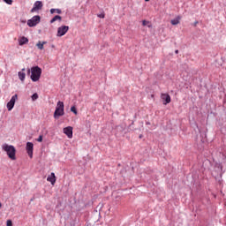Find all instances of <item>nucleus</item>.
<instances>
[{
	"label": "nucleus",
	"instance_id": "f257e3e1",
	"mask_svg": "<svg viewBox=\"0 0 226 226\" xmlns=\"http://www.w3.org/2000/svg\"><path fill=\"white\" fill-rule=\"evenodd\" d=\"M2 149L7 153L10 160L15 161L17 160V149L12 145L4 144L2 146Z\"/></svg>",
	"mask_w": 226,
	"mask_h": 226
},
{
	"label": "nucleus",
	"instance_id": "f03ea898",
	"mask_svg": "<svg viewBox=\"0 0 226 226\" xmlns=\"http://www.w3.org/2000/svg\"><path fill=\"white\" fill-rule=\"evenodd\" d=\"M61 116H64V102L59 101L56 103V107L54 112V118L55 119H59Z\"/></svg>",
	"mask_w": 226,
	"mask_h": 226
},
{
	"label": "nucleus",
	"instance_id": "7ed1b4c3",
	"mask_svg": "<svg viewBox=\"0 0 226 226\" xmlns=\"http://www.w3.org/2000/svg\"><path fill=\"white\" fill-rule=\"evenodd\" d=\"M40 77H41V68L39 66L32 67L30 78L33 82H38V80H40Z\"/></svg>",
	"mask_w": 226,
	"mask_h": 226
},
{
	"label": "nucleus",
	"instance_id": "20e7f679",
	"mask_svg": "<svg viewBox=\"0 0 226 226\" xmlns=\"http://www.w3.org/2000/svg\"><path fill=\"white\" fill-rule=\"evenodd\" d=\"M40 16H34L31 19L27 20V26L29 27H34V26H38V24H40Z\"/></svg>",
	"mask_w": 226,
	"mask_h": 226
},
{
	"label": "nucleus",
	"instance_id": "39448f33",
	"mask_svg": "<svg viewBox=\"0 0 226 226\" xmlns=\"http://www.w3.org/2000/svg\"><path fill=\"white\" fill-rule=\"evenodd\" d=\"M69 29H70V26H62L58 27L56 36L58 37L64 36V34L68 33Z\"/></svg>",
	"mask_w": 226,
	"mask_h": 226
},
{
	"label": "nucleus",
	"instance_id": "423d86ee",
	"mask_svg": "<svg viewBox=\"0 0 226 226\" xmlns=\"http://www.w3.org/2000/svg\"><path fill=\"white\" fill-rule=\"evenodd\" d=\"M17 100H19V95L14 94L7 103V109L9 111L13 109V107H15V102H17Z\"/></svg>",
	"mask_w": 226,
	"mask_h": 226
},
{
	"label": "nucleus",
	"instance_id": "0eeeda50",
	"mask_svg": "<svg viewBox=\"0 0 226 226\" xmlns=\"http://www.w3.org/2000/svg\"><path fill=\"white\" fill-rule=\"evenodd\" d=\"M43 8V3L41 1H36L34 4V7L31 9V13H34V11H38V10H41Z\"/></svg>",
	"mask_w": 226,
	"mask_h": 226
},
{
	"label": "nucleus",
	"instance_id": "6e6552de",
	"mask_svg": "<svg viewBox=\"0 0 226 226\" xmlns=\"http://www.w3.org/2000/svg\"><path fill=\"white\" fill-rule=\"evenodd\" d=\"M64 133L68 137V139H73V127L68 126L64 128Z\"/></svg>",
	"mask_w": 226,
	"mask_h": 226
},
{
	"label": "nucleus",
	"instance_id": "1a4fd4ad",
	"mask_svg": "<svg viewBox=\"0 0 226 226\" xmlns=\"http://www.w3.org/2000/svg\"><path fill=\"white\" fill-rule=\"evenodd\" d=\"M34 147V145L31 142H27L26 143V152H27V154L30 158H33V149Z\"/></svg>",
	"mask_w": 226,
	"mask_h": 226
},
{
	"label": "nucleus",
	"instance_id": "9d476101",
	"mask_svg": "<svg viewBox=\"0 0 226 226\" xmlns=\"http://www.w3.org/2000/svg\"><path fill=\"white\" fill-rule=\"evenodd\" d=\"M161 98L164 102L163 105H167L168 103H170V95L169 94H162Z\"/></svg>",
	"mask_w": 226,
	"mask_h": 226
},
{
	"label": "nucleus",
	"instance_id": "9b49d317",
	"mask_svg": "<svg viewBox=\"0 0 226 226\" xmlns=\"http://www.w3.org/2000/svg\"><path fill=\"white\" fill-rule=\"evenodd\" d=\"M47 181L49 183H51V185L54 186L56 185V174L52 172L47 178Z\"/></svg>",
	"mask_w": 226,
	"mask_h": 226
},
{
	"label": "nucleus",
	"instance_id": "f8f14e48",
	"mask_svg": "<svg viewBox=\"0 0 226 226\" xmlns=\"http://www.w3.org/2000/svg\"><path fill=\"white\" fill-rule=\"evenodd\" d=\"M19 43L20 46L26 45V43H29V39H27L25 36H22L21 38L19 39Z\"/></svg>",
	"mask_w": 226,
	"mask_h": 226
},
{
	"label": "nucleus",
	"instance_id": "ddd939ff",
	"mask_svg": "<svg viewBox=\"0 0 226 226\" xmlns=\"http://www.w3.org/2000/svg\"><path fill=\"white\" fill-rule=\"evenodd\" d=\"M44 45H47V41H39L36 43V47H37V49H39V50H43V46H44Z\"/></svg>",
	"mask_w": 226,
	"mask_h": 226
},
{
	"label": "nucleus",
	"instance_id": "4468645a",
	"mask_svg": "<svg viewBox=\"0 0 226 226\" xmlns=\"http://www.w3.org/2000/svg\"><path fill=\"white\" fill-rule=\"evenodd\" d=\"M170 22H171L172 26H177V24H179V22H181L180 16H177L176 19H171Z\"/></svg>",
	"mask_w": 226,
	"mask_h": 226
},
{
	"label": "nucleus",
	"instance_id": "2eb2a0df",
	"mask_svg": "<svg viewBox=\"0 0 226 226\" xmlns=\"http://www.w3.org/2000/svg\"><path fill=\"white\" fill-rule=\"evenodd\" d=\"M19 79L21 80V82H24L26 80V72H18Z\"/></svg>",
	"mask_w": 226,
	"mask_h": 226
},
{
	"label": "nucleus",
	"instance_id": "dca6fc26",
	"mask_svg": "<svg viewBox=\"0 0 226 226\" xmlns=\"http://www.w3.org/2000/svg\"><path fill=\"white\" fill-rule=\"evenodd\" d=\"M56 20H59V22H61V20H63V18L59 15H56L50 20V24H54V22H56Z\"/></svg>",
	"mask_w": 226,
	"mask_h": 226
},
{
	"label": "nucleus",
	"instance_id": "f3484780",
	"mask_svg": "<svg viewBox=\"0 0 226 226\" xmlns=\"http://www.w3.org/2000/svg\"><path fill=\"white\" fill-rule=\"evenodd\" d=\"M50 13H58L60 15V13H62V11L61 9H51Z\"/></svg>",
	"mask_w": 226,
	"mask_h": 226
},
{
	"label": "nucleus",
	"instance_id": "a211bd4d",
	"mask_svg": "<svg viewBox=\"0 0 226 226\" xmlns=\"http://www.w3.org/2000/svg\"><path fill=\"white\" fill-rule=\"evenodd\" d=\"M149 24V21H147V20H146V19H144L143 21H142V26H147V27H152V26L151 25H148Z\"/></svg>",
	"mask_w": 226,
	"mask_h": 226
},
{
	"label": "nucleus",
	"instance_id": "6ab92c4d",
	"mask_svg": "<svg viewBox=\"0 0 226 226\" xmlns=\"http://www.w3.org/2000/svg\"><path fill=\"white\" fill-rule=\"evenodd\" d=\"M71 111L73 112V114H75V116H77L78 114V111H77V108L75 106H72L71 108Z\"/></svg>",
	"mask_w": 226,
	"mask_h": 226
},
{
	"label": "nucleus",
	"instance_id": "aec40b11",
	"mask_svg": "<svg viewBox=\"0 0 226 226\" xmlns=\"http://www.w3.org/2000/svg\"><path fill=\"white\" fill-rule=\"evenodd\" d=\"M37 98H38V94H34L32 95V100H33V102L36 101Z\"/></svg>",
	"mask_w": 226,
	"mask_h": 226
},
{
	"label": "nucleus",
	"instance_id": "412c9836",
	"mask_svg": "<svg viewBox=\"0 0 226 226\" xmlns=\"http://www.w3.org/2000/svg\"><path fill=\"white\" fill-rule=\"evenodd\" d=\"M37 142H43V135H40L37 139Z\"/></svg>",
	"mask_w": 226,
	"mask_h": 226
},
{
	"label": "nucleus",
	"instance_id": "4be33fe9",
	"mask_svg": "<svg viewBox=\"0 0 226 226\" xmlns=\"http://www.w3.org/2000/svg\"><path fill=\"white\" fill-rule=\"evenodd\" d=\"M6 225L7 226H13V222H11V220H7Z\"/></svg>",
	"mask_w": 226,
	"mask_h": 226
},
{
	"label": "nucleus",
	"instance_id": "5701e85b",
	"mask_svg": "<svg viewBox=\"0 0 226 226\" xmlns=\"http://www.w3.org/2000/svg\"><path fill=\"white\" fill-rule=\"evenodd\" d=\"M97 17H99V19H105V14H98Z\"/></svg>",
	"mask_w": 226,
	"mask_h": 226
},
{
	"label": "nucleus",
	"instance_id": "b1692460",
	"mask_svg": "<svg viewBox=\"0 0 226 226\" xmlns=\"http://www.w3.org/2000/svg\"><path fill=\"white\" fill-rule=\"evenodd\" d=\"M4 3H6L7 4H11V3H13L12 0H4Z\"/></svg>",
	"mask_w": 226,
	"mask_h": 226
},
{
	"label": "nucleus",
	"instance_id": "393cba45",
	"mask_svg": "<svg viewBox=\"0 0 226 226\" xmlns=\"http://www.w3.org/2000/svg\"><path fill=\"white\" fill-rule=\"evenodd\" d=\"M175 52H176V54H178V53H179V50H176Z\"/></svg>",
	"mask_w": 226,
	"mask_h": 226
},
{
	"label": "nucleus",
	"instance_id": "a878e982",
	"mask_svg": "<svg viewBox=\"0 0 226 226\" xmlns=\"http://www.w3.org/2000/svg\"><path fill=\"white\" fill-rule=\"evenodd\" d=\"M22 72H26V68H23V69H22Z\"/></svg>",
	"mask_w": 226,
	"mask_h": 226
},
{
	"label": "nucleus",
	"instance_id": "bb28decb",
	"mask_svg": "<svg viewBox=\"0 0 226 226\" xmlns=\"http://www.w3.org/2000/svg\"><path fill=\"white\" fill-rule=\"evenodd\" d=\"M28 73H31V70L30 69H28Z\"/></svg>",
	"mask_w": 226,
	"mask_h": 226
},
{
	"label": "nucleus",
	"instance_id": "cd10ccee",
	"mask_svg": "<svg viewBox=\"0 0 226 226\" xmlns=\"http://www.w3.org/2000/svg\"><path fill=\"white\" fill-rule=\"evenodd\" d=\"M3 207V204L0 203V208Z\"/></svg>",
	"mask_w": 226,
	"mask_h": 226
},
{
	"label": "nucleus",
	"instance_id": "c85d7f7f",
	"mask_svg": "<svg viewBox=\"0 0 226 226\" xmlns=\"http://www.w3.org/2000/svg\"><path fill=\"white\" fill-rule=\"evenodd\" d=\"M145 1L149 2V0H145Z\"/></svg>",
	"mask_w": 226,
	"mask_h": 226
}]
</instances>
